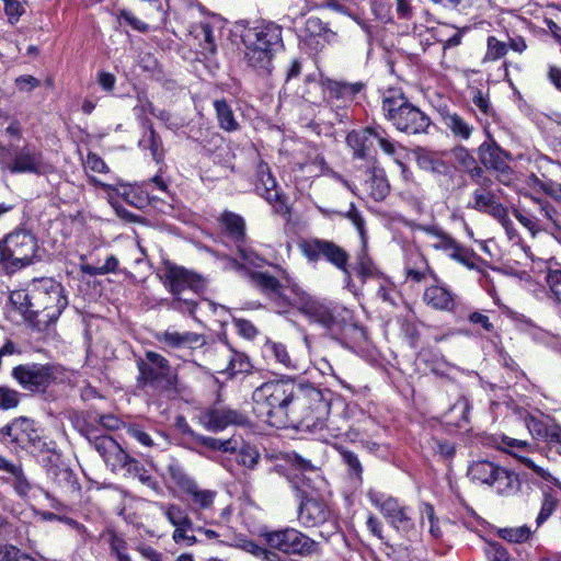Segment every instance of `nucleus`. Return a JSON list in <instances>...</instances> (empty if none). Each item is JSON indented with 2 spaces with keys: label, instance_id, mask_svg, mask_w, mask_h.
<instances>
[{
  "label": "nucleus",
  "instance_id": "obj_1",
  "mask_svg": "<svg viewBox=\"0 0 561 561\" xmlns=\"http://www.w3.org/2000/svg\"><path fill=\"white\" fill-rule=\"evenodd\" d=\"M296 382L291 378L270 380L252 393L253 411L265 423L282 428L288 426L289 405Z\"/></svg>",
  "mask_w": 561,
  "mask_h": 561
},
{
  "label": "nucleus",
  "instance_id": "obj_2",
  "mask_svg": "<svg viewBox=\"0 0 561 561\" xmlns=\"http://www.w3.org/2000/svg\"><path fill=\"white\" fill-rule=\"evenodd\" d=\"M293 392L288 425L297 424L309 432L321 430L330 413V400L324 392L310 383L304 382H296Z\"/></svg>",
  "mask_w": 561,
  "mask_h": 561
},
{
  "label": "nucleus",
  "instance_id": "obj_3",
  "mask_svg": "<svg viewBox=\"0 0 561 561\" xmlns=\"http://www.w3.org/2000/svg\"><path fill=\"white\" fill-rule=\"evenodd\" d=\"M381 112L398 131L420 135L427 131L431 118L414 105L400 88H388L381 95Z\"/></svg>",
  "mask_w": 561,
  "mask_h": 561
},
{
  "label": "nucleus",
  "instance_id": "obj_4",
  "mask_svg": "<svg viewBox=\"0 0 561 561\" xmlns=\"http://www.w3.org/2000/svg\"><path fill=\"white\" fill-rule=\"evenodd\" d=\"M295 305L310 321L320 324L332 335H337L351 324L352 311L340 305L320 300L309 295L297 283H290Z\"/></svg>",
  "mask_w": 561,
  "mask_h": 561
},
{
  "label": "nucleus",
  "instance_id": "obj_5",
  "mask_svg": "<svg viewBox=\"0 0 561 561\" xmlns=\"http://www.w3.org/2000/svg\"><path fill=\"white\" fill-rule=\"evenodd\" d=\"M42 261L36 237L28 230L15 229L0 240V271L12 275Z\"/></svg>",
  "mask_w": 561,
  "mask_h": 561
},
{
  "label": "nucleus",
  "instance_id": "obj_6",
  "mask_svg": "<svg viewBox=\"0 0 561 561\" xmlns=\"http://www.w3.org/2000/svg\"><path fill=\"white\" fill-rule=\"evenodd\" d=\"M164 279L173 295L170 308L193 316L197 306L194 296L205 287L202 277L184 267L169 264L164 268Z\"/></svg>",
  "mask_w": 561,
  "mask_h": 561
},
{
  "label": "nucleus",
  "instance_id": "obj_7",
  "mask_svg": "<svg viewBox=\"0 0 561 561\" xmlns=\"http://www.w3.org/2000/svg\"><path fill=\"white\" fill-rule=\"evenodd\" d=\"M33 304L36 310L35 321L39 327L55 322L67 307L68 300L60 283L44 277L33 284Z\"/></svg>",
  "mask_w": 561,
  "mask_h": 561
},
{
  "label": "nucleus",
  "instance_id": "obj_8",
  "mask_svg": "<svg viewBox=\"0 0 561 561\" xmlns=\"http://www.w3.org/2000/svg\"><path fill=\"white\" fill-rule=\"evenodd\" d=\"M367 497L398 534L410 541L417 538L419 533L411 516L412 510L409 506L402 505L397 499L375 490H369Z\"/></svg>",
  "mask_w": 561,
  "mask_h": 561
},
{
  "label": "nucleus",
  "instance_id": "obj_9",
  "mask_svg": "<svg viewBox=\"0 0 561 561\" xmlns=\"http://www.w3.org/2000/svg\"><path fill=\"white\" fill-rule=\"evenodd\" d=\"M468 477L471 481L488 485L500 495H512L519 489L518 477L492 461L478 460L468 468Z\"/></svg>",
  "mask_w": 561,
  "mask_h": 561
},
{
  "label": "nucleus",
  "instance_id": "obj_10",
  "mask_svg": "<svg viewBox=\"0 0 561 561\" xmlns=\"http://www.w3.org/2000/svg\"><path fill=\"white\" fill-rule=\"evenodd\" d=\"M265 545L285 554L310 556L317 549V542L296 528L286 527L261 533Z\"/></svg>",
  "mask_w": 561,
  "mask_h": 561
},
{
  "label": "nucleus",
  "instance_id": "obj_11",
  "mask_svg": "<svg viewBox=\"0 0 561 561\" xmlns=\"http://www.w3.org/2000/svg\"><path fill=\"white\" fill-rule=\"evenodd\" d=\"M60 375V369L51 364L30 363L13 367L12 378L31 392H45Z\"/></svg>",
  "mask_w": 561,
  "mask_h": 561
},
{
  "label": "nucleus",
  "instance_id": "obj_12",
  "mask_svg": "<svg viewBox=\"0 0 561 561\" xmlns=\"http://www.w3.org/2000/svg\"><path fill=\"white\" fill-rule=\"evenodd\" d=\"M1 433L12 443L21 448L32 453H50L55 450V443H47L41 434V430L35 426L34 421L27 417H18L5 425Z\"/></svg>",
  "mask_w": 561,
  "mask_h": 561
},
{
  "label": "nucleus",
  "instance_id": "obj_13",
  "mask_svg": "<svg viewBox=\"0 0 561 561\" xmlns=\"http://www.w3.org/2000/svg\"><path fill=\"white\" fill-rule=\"evenodd\" d=\"M282 280L263 272H251L252 284L261 290L271 301L278 307L295 305V294L291 293L290 283L294 278L283 268H279Z\"/></svg>",
  "mask_w": 561,
  "mask_h": 561
},
{
  "label": "nucleus",
  "instance_id": "obj_14",
  "mask_svg": "<svg viewBox=\"0 0 561 561\" xmlns=\"http://www.w3.org/2000/svg\"><path fill=\"white\" fill-rule=\"evenodd\" d=\"M376 140L381 150L391 157H396L398 144L393 141L381 126L365 127L353 130L346 136V144L353 150L354 158L364 159Z\"/></svg>",
  "mask_w": 561,
  "mask_h": 561
},
{
  "label": "nucleus",
  "instance_id": "obj_15",
  "mask_svg": "<svg viewBox=\"0 0 561 561\" xmlns=\"http://www.w3.org/2000/svg\"><path fill=\"white\" fill-rule=\"evenodd\" d=\"M299 249L310 262H317L320 259H324L337 270L348 273L347 266L350 256L342 247L333 241L320 238H310L301 241L299 243Z\"/></svg>",
  "mask_w": 561,
  "mask_h": 561
},
{
  "label": "nucleus",
  "instance_id": "obj_16",
  "mask_svg": "<svg viewBox=\"0 0 561 561\" xmlns=\"http://www.w3.org/2000/svg\"><path fill=\"white\" fill-rule=\"evenodd\" d=\"M8 168L12 173L35 175H48L55 171L54 164L44 157L41 148L31 142L15 149Z\"/></svg>",
  "mask_w": 561,
  "mask_h": 561
},
{
  "label": "nucleus",
  "instance_id": "obj_17",
  "mask_svg": "<svg viewBox=\"0 0 561 561\" xmlns=\"http://www.w3.org/2000/svg\"><path fill=\"white\" fill-rule=\"evenodd\" d=\"M430 238V245L436 251L445 252L451 260L472 270L474 268V252L462 247L450 234L436 226L421 228Z\"/></svg>",
  "mask_w": 561,
  "mask_h": 561
},
{
  "label": "nucleus",
  "instance_id": "obj_18",
  "mask_svg": "<svg viewBox=\"0 0 561 561\" xmlns=\"http://www.w3.org/2000/svg\"><path fill=\"white\" fill-rule=\"evenodd\" d=\"M481 163L496 173V179L504 185H511L515 180V173L508 161L512 154L502 149L494 140L483 142L478 149Z\"/></svg>",
  "mask_w": 561,
  "mask_h": 561
},
{
  "label": "nucleus",
  "instance_id": "obj_19",
  "mask_svg": "<svg viewBox=\"0 0 561 561\" xmlns=\"http://www.w3.org/2000/svg\"><path fill=\"white\" fill-rule=\"evenodd\" d=\"M319 84L324 101L332 107H346L365 88L363 82L350 83L330 78H321Z\"/></svg>",
  "mask_w": 561,
  "mask_h": 561
},
{
  "label": "nucleus",
  "instance_id": "obj_20",
  "mask_svg": "<svg viewBox=\"0 0 561 561\" xmlns=\"http://www.w3.org/2000/svg\"><path fill=\"white\" fill-rule=\"evenodd\" d=\"M298 518L300 524L307 528L328 524L331 534L337 530V525L329 506L323 501L314 497H306L301 501Z\"/></svg>",
  "mask_w": 561,
  "mask_h": 561
},
{
  "label": "nucleus",
  "instance_id": "obj_21",
  "mask_svg": "<svg viewBox=\"0 0 561 561\" xmlns=\"http://www.w3.org/2000/svg\"><path fill=\"white\" fill-rule=\"evenodd\" d=\"M241 39L243 46L262 47L275 51L282 46V30L274 23H256L244 28Z\"/></svg>",
  "mask_w": 561,
  "mask_h": 561
},
{
  "label": "nucleus",
  "instance_id": "obj_22",
  "mask_svg": "<svg viewBox=\"0 0 561 561\" xmlns=\"http://www.w3.org/2000/svg\"><path fill=\"white\" fill-rule=\"evenodd\" d=\"M256 178L255 190L257 194L271 204L276 213H283L286 208L285 198L267 163L260 162L257 164Z\"/></svg>",
  "mask_w": 561,
  "mask_h": 561
},
{
  "label": "nucleus",
  "instance_id": "obj_23",
  "mask_svg": "<svg viewBox=\"0 0 561 561\" xmlns=\"http://www.w3.org/2000/svg\"><path fill=\"white\" fill-rule=\"evenodd\" d=\"M201 424L210 432H221L229 425H243L247 416L228 408H213L202 413Z\"/></svg>",
  "mask_w": 561,
  "mask_h": 561
},
{
  "label": "nucleus",
  "instance_id": "obj_24",
  "mask_svg": "<svg viewBox=\"0 0 561 561\" xmlns=\"http://www.w3.org/2000/svg\"><path fill=\"white\" fill-rule=\"evenodd\" d=\"M156 339L164 347L172 350H195L206 344V337L203 334L191 331L179 332L171 329L158 333Z\"/></svg>",
  "mask_w": 561,
  "mask_h": 561
},
{
  "label": "nucleus",
  "instance_id": "obj_25",
  "mask_svg": "<svg viewBox=\"0 0 561 561\" xmlns=\"http://www.w3.org/2000/svg\"><path fill=\"white\" fill-rule=\"evenodd\" d=\"M139 380L145 383H154L169 374L170 365L165 357L159 353L148 351L146 362L138 363Z\"/></svg>",
  "mask_w": 561,
  "mask_h": 561
},
{
  "label": "nucleus",
  "instance_id": "obj_26",
  "mask_svg": "<svg viewBox=\"0 0 561 561\" xmlns=\"http://www.w3.org/2000/svg\"><path fill=\"white\" fill-rule=\"evenodd\" d=\"M423 301L432 309L439 311H454L456 296L443 284L435 282L434 285L425 288Z\"/></svg>",
  "mask_w": 561,
  "mask_h": 561
},
{
  "label": "nucleus",
  "instance_id": "obj_27",
  "mask_svg": "<svg viewBox=\"0 0 561 561\" xmlns=\"http://www.w3.org/2000/svg\"><path fill=\"white\" fill-rule=\"evenodd\" d=\"M416 162L422 170L443 176L453 184L455 178L454 168L443 159L440 153L423 151L419 153Z\"/></svg>",
  "mask_w": 561,
  "mask_h": 561
},
{
  "label": "nucleus",
  "instance_id": "obj_28",
  "mask_svg": "<svg viewBox=\"0 0 561 561\" xmlns=\"http://www.w3.org/2000/svg\"><path fill=\"white\" fill-rule=\"evenodd\" d=\"M274 53L262 47L244 46V60L257 73L267 76L273 70Z\"/></svg>",
  "mask_w": 561,
  "mask_h": 561
},
{
  "label": "nucleus",
  "instance_id": "obj_29",
  "mask_svg": "<svg viewBox=\"0 0 561 561\" xmlns=\"http://www.w3.org/2000/svg\"><path fill=\"white\" fill-rule=\"evenodd\" d=\"M184 494L188 496L192 511L197 514L211 510L217 496L216 491L203 489L197 482L193 483Z\"/></svg>",
  "mask_w": 561,
  "mask_h": 561
},
{
  "label": "nucleus",
  "instance_id": "obj_30",
  "mask_svg": "<svg viewBox=\"0 0 561 561\" xmlns=\"http://www.w3.org/2000/svg\"><path fill=\"white\" fill-rule=\"evenodd\" d=\"M220 27L221 22L216 16L208 18L199 23L196 37L202 41V47L205 54L214 55L216 53V31H219Z\"/></svg>",
  "mask_w": 561,
  "mask_h": 561
},
{
  "label": "nucleus",
  "instance_id": "obj_31",
  "mask_svg": "<svg viewBox=\"0 0 561 561\" xmlns=\"http://www.w3.org/2000/svg\"><path fill=\"white\" fill-rule=\"evenodd\" d=\"M470 207L477 211L488 214L493 218L499 217L500 213L506 208L497 201L493 191H473Z\"/></svg>",
  "mask_w": 561,
  "mask_h": 561
},
{
  "label": "nucleus",
  "instance_id": "obj_32",
  "mask_svg": "<svg viewBox=\"0 0 561 561\" xmlns=\"http://www.w3.org/2000/svg\"><path fill=\"white\" fill-rule=\"evenodd\" d=\"M442 119L445 127L457 139L468 140L474 130L473 125L457 113L446 112Z\"/></svg>",
  "mask_w": 561,
  "mask_h": 561
},
{
  "label": "nucleus",
  "instance_id": "obj_33",
  "mask_svg": "<svg viewBox=\"0 0 561 561\" xmlns=\"http://www.w3.org/2000/svg\"><path fill=\"white\" fill-rule=\"evenodd\" d=\"M263 352L266 357L274 359L275 363L279 364L284 368L289 370L298 369L297 364L291 359L285 344L267 340L263 346Z\"/></svg>",
  "mask_w": 561,
  "mask_h": 561
},
{
  "label": "nucleus",
  "instance_id": "obj_34",
  "mask_svg": "<svg viewBox=\"0 0 561 561\" xmlns=\"http://www.w3.org/2000/svg\"><path fill=\"white\" fill-rule=\"evenodd\" d=\"M156 506L162 512L164 517L173 527H188L192 528L193 520L188 516L186 510L175 503H161L157 502Z\"/></svg>",
  "mask_w": 561,
  "mask_h": 561
},
{
  "label": "nucleus",
  "instance_id": "obj_35",
  "mask_svg": "<svg viewBox=\"0 0 561 561\" xmlns=\"http://www.w3.org/2000/svg\"><path fill=\"white\" fill-rule=\"evenodd\" d=\"M220 220L227 234L236 244L245 241V221L241 216L231 211H225Z\"/></svg>",
  "mask_w": 561,
  "mask_h": 561
},
{
  "label": "nucleus",
  "instance_id": "obj_36",
  "mask_svg": "<svg viewBox=\"0 0 561 561\" xmlns=\"http://www.w3.org/2000/svg\"><path fill=\"white\" fill-rule=\"evenodd\" d=\"M11 304L27 320L35 321V306L33 304V287L27 290H14L10 294Z\"/></svg>",
  "mask_w": 561,
  "mask_h": 561
},
{
  "label": "nucleus",
  "instance_id": "obj_37",
  "mask_svg": "<svg viewBox=\"0 0 561 561\" xmlns=\"http://www.w3.org/2000/svg\"><path fill=\"white\" fill-rule=\"evenodd\" d=\"M145 126H147V133L139 140V147L144 150H149L152 159L156 162H161L163 160V148L160 136L156 133L152 125L149 121H145Z\"/></svg>",
  "mask_w": 561,
  "mask_h": 561
},
{
  "label": "nucleus",
  "instance_id": "obj_38",
  "mask_svg": "<svg viewBox=\"0 0 561 561\" xmlns=\"http://www.w3.org/2000/svg\"><path fill=\"white\" fill-rule=\"evenodd\" d=\"M214 108L216 111L218 125L221 129L228 133H232L237 131L240 128V125L234 116V113L226 100L214 101Z\"/></svg>",
  "mask_w": 561,
  "mask_h": 561
},
{
  "label": "nucleus",
  "instance_id": "obj_39",
  "mask_svg": "<svg viewBox=\"0 0 561 561\" xmlns=\"http://www.w3.org/2000/svg\"><path fill=\"white\" fill-rule=\"evenodd\" d=\"M336 449L344 465L347 467V474L351 481L355 485H362L364 469L358 456L343 446H339Z\"/></svg>",
  "mask_w": 561,
  "mask_h": 561
},
{
  "label": "nucleus",
  "instance_id": "obj_40",
  "mask_svg": "<svg viewBox=\"0 0 561 561\" xmlns=\"http://www.w3.org/2000/svg\"><path fill=\"white\" fill-rule=\"evenodd\" d=\"M451 157L456 165L466 172L469 178L479 175L480 165L467 148L462 146L455 147L451 150Z\"/></svg>",
  "mask_w": 561,
  "mask_h": 561
},
{
  "label": "nucleus",
  "instance_id": "obj_41",
  "mask_svg": "<svg viewBox=\"0 0 561 561\" xmlns=\"http://www.w3.org/2000/svg\"><path fill=\"white\" fill-rule=\"evenodd\" d=\"M367 188L370 197L376 202L383 201L388 196L390 185L382 170L373 171L367 181Z\"/></svg>",
  "mask_w": 561,
  "mask_h": 561
},
{
  "label": "nucleus",
  "instance_id": "obj_42",
  "mask_svg": "<svg viewBox=\"0 0 561 561\" xmlns=\"http://www.w3.org/2000/svg\"><path fill=\"white\" fill-rule=\"evenodd\" d=\"M540 213L547 222L541 227L542 230L549 231L551 234H561V215L549 202L539 201Z\"/></svg>",
  "mask_w": 561,
  "mask_h": 561
},
{
  "label": "nucleus",
  "instance_id": "obj_43",
  "mask_svg": "<svg viewBox=\"0 0 561 561\" xmlns=\"http://www.w3.org/2000/svg\"><path fill=\"white\" fill-rule=\"evenodd\" d=\"M227 360L228 365L222 371H226L230 376L248 373L251 369L250 360L243 353L227 350Z\"/></svg>",
  "mask_w": 561,
  "mask_h": 561
},
{
  "label": "nucleus",
  "instance_id": "obj_44",
  "mask_svg": "<svg viewBox=\"0 0 561 561\" xmlns=\"http://www.w3.org/2000/svg\"><path fill=\"white\" fill-rule=\"evenodd\" d=\"M234 453H238L237 461L239 465L250 470L256 467L260 453L254 446L244 443L242 439H238V449Z\"/></svg>",
  "mask_w": 561,
  "mask_h": 561
},
{
  "label": "nucleus",
  "instance_id": "obj_45",
  "mask_svg": "<svg viewBox=\"0 0 561 561\" xmlns=\"http://www.w3.org/2000/svg\"><path fill=\"white\" fill-rule=\"evenodd\" d=\"M167 474L169 479L183 492L185 493L187 489L193 485L196 481L191 478L183 467L176 462L172 461L167 467Z\"/></svg>",
  "mask_w": 561,
  "mask_h": 561
},
{
  "label": "nucleus",
  "instance_id": "obj_46",
  "mask_svg": "<svg viewBox=\"0 0 561 561\" xmlns=\"http://www.w3.org/2000/svg\"><path fill=\"white\" fill-rule=\"evenodd\" d=\"M119 261L115 255H110L106 257L105 262L101 266L92 265V264H81L80 270L83 274L89 276H100L110 273H115L118 270Z\"/></svg>",
  "mask_w": 561,
  "mask_h": 561
},
{
  "label": "nucleus",
  "instance_id": "obj_47",
  "mask_svg": "<svg viewBox=\"0 0 561 561\" xmlns=\"http://www.w3.org/2000/svg\"><path fill=\"white\" fill-rule=\"evenodd\" d=\"M515 457L519 459L522 463H524L527 468H529L538 478L541 480L549 482L561 490V481L553 477L549 470L545 469L543 467L537 465L530 457L528 456H522L518 454H514Z\"/></svg>",
  "mask_w": 561,
  "mask_h": 561
},
{
  "label": "nucleus",
  "instance_id": "obj_48",
  "mask_svg": "<svg viewBox=\"0 0 561 561\" xmlns=\"http://www.w3.org/2000/svg\"><path fill=\"white\" fill-rule=\"evenodd\" d=\"M88 440L91 446L100 454V456L105 461L110 456L111 451L116 450V445L118 444L113 437L108 435H96V436H88Z\"/></svg>",
  "mask_w": 561,
  "mask_h": 561
},
{
  "label": "nucleus",
  "instance_id": "obj_49",
  "mask_svg": "<svg viewBox=\"0 0 561 561\" xmlns=\"http://www.w3.org/2000/svg\"><path fill=\"white\" fill-rule=\"evenodd\" d=\"M199 442L202 445L213 450L234 453L238 449V439L236 437L222 440L214 437L202 436L199 437Z\"/></svg>",
  "mask_w": 561,
  "mask_h": 561
},
{
  "label": "nucleus",
  "instance_id": "obj_50",
  "mask_svg": "<svg viewBox=\"0 0 561 561\" xmlns=\"http://www.w3.org/2000/svg\"><path fill=\"white\" fill-rule=\"evenodd\" d=\"M126 473L130 477L137 478L141 483L150 485L153 480L146 468L135 458L128 457L124 468Z\"/></svg>",
  "mask_w": 561,
  "mask_h": 561
},
{
  "label": "nucleus",
  "instance_id": "obj_51",
  "mask_svg": "<svg viewBox=\"0 0 561 561\" xmlns=\"http://www.w3.org/2000/svg\"><path fill=\"white\" fill-rule=\"evenodd\" d=\"M53 482L60 489H73L76 477L68 468H55L49 471Z\"/></svg>",
  "mask_w": 561,
  "mask_h": 561
},
{
  "label": "nucleus",
  "instance_id": "obj_52",
  "mask_svg": "<svg viewBox=\"0 0 561 561\" xmlns=\"http://www.w3.org/2000/svg\"><path fill=\"white\" fill-rule=\"evenodd\" d=\"M557 506V497L551 492L545 491L540 512L536 518V524L538 527L541 526L551 516Z\"/></svg>",
  "mask_w": 561,
  "mask_h": 561
},
{
  "label": "nucleus",
  "instance_id": "obj_53",
  "mask_svg": "<svg viewBox=\"0 0 561 561\" xmlns=\"http://www.w3.org/2000/svg\"><path fill=\"white\" fill-rule=\"evenodd\" d=\"M500 537L510 542L520 543L526 541L530 535L531 530L527 526L512 527V528H503L499 531Z\"/></svg>",
  "mask_w": 561,
  "mask_h": 561
},
{
  "label": "nucleus",
  "instance_id": "obj_54",
  "mask_svg": "<svg viewBox=\"0 0 561 561\" xmlns=\"http://www.w3.org/2000/svg\"><path fill=\"white\" fill-rule=\"evenodd\" d=\"M22 393L8 386H0V410H10L19 405Z\"/></svg>",
  "mask_w": 561,
  "mask_h": 561
},
{
  "label": "nucleus",
  "instance_id": "obj_55",
  "mask_svg": "<svg viewBox=\"0 0 561 561\" xmlns=\"http://www.w3.org/2000/svg\"><path fill=\"white\" fill-rule=\"evenodd\" d=\"M344 217L347 218L355 226V228L360 237V240L365 247L366 240H367V233H366V228H365L366 222H365L363 215L355 206V204L352 203L350 205V209L344 214Z\"/></svg>",
  "mask_w": 561,
  "mask_h": 561
},
{
  "label": "nucleus",
  "instance_id": "obj_56",
  "mask_svg": "<svg viewBox=\"0 0 561 561\" xmlns=\"http://www.w3.org/2000/svg\"><path fill=\"white\" fill-rule=\"evenodd\" d=\"M507 53V45L494 36L488 37V49L484 56L485 61H495Z\"/></svg>",
  "mask_w": 561,
  "mask_h": 561
},
{
  "label": "nucleus",
  "instance_id": "obj_57",
  "mask_svg": "<svg viewBox=\"0 0 561 561\" xmlns=\"http://www.w3.org/2000/svg\"><path fill=\"white\" fill-rule=\"evenodd\" d=\"M238 253L243 261V265L248 264L254 267H261L264 259L255 253L251 248L245 244V241L237 244Z\"/></svg>",
  "mask_w": 561,
  "mask_h": 561
},
{
  "label": "nucleus",
  "instance_id": "obj_58",
  "mask_svg": "<svg viewBox=\"0 0 561 561\" xmlns=\"http://www.w3.org/2000/svg\"><path fill=\"white\" fill-rule=\"evenodd\" d=\"M421 513L426 516L430 523V534L435 539H440L443 537V531L439 526V520L435 515L434 507L430 503H423Z\"/></svg>",
  "mask_w": 561,
  "mask_h": 561
},
{
  "label": "nucleus",
  "instance_id": "obj_59",
  "mask_svg": "<svg viewBox=\"0 0 561 561\" xmlns=\"http://www.w3.org/2000/svg\"><path fill=\"white\" fill-rule=\"evenodd\" d=\"M128 457L129 455L121 447L119 444H117L116 450L110 453V456L106 458L105 463L111 468L113 472H116L124 468V465H126Z\"/></svg>",
  "mask_w": 561,
  "mask_h": 561
},
{
  "label": "nucleus",
  "instance_id": "obj_60",
  "mask_svg": "<svg viewBox=\"0 0 561 561\" xmlns=\"http://www.w3.org/2000/svg\"><path fill=\"white\" fill-rule=\"evenodd\" d=\"M11 476L13 478L12 485H13L15 492L21 497H26L28 495V493L31 492V490L33 489V485L27 481L22 468L19 467V472H14Z\"/></svg>",
  "mask_w": 561,
  "mask_h": 561
},
{
  "label": "nucleus",
  "instance_id": "obj_61",
  "mask_svg": "<svg viewBox=\"0 0 561 561\" xmlns=\"http://www.w3.org/2000/svg\"><path fill=\"white\" fill-rule=\"evenodd\" d=\"M142 5L148 19L157 20L159 22L164 21L165 13L162 10V5L159 0H142Z\"/></svg>",
  "mask_w": 561,
  "mask_h": 561
},
{
  "label": "nucleus",
  "instance_id": "obj_62",
  "mask_svg": "<svg viewBox=\"0 0 561 561\" xmlns=\"http://www.w3.org/2000/svg\"><path fill=\"white\" fill-rule=\"evenodd\" d=\"M24 12V7L19 0L9 1V3H5L4 13L8 18V22L11 25L16 24Z\"/></svg>",
  "mask_w": 561,
  "mask_h": 561
},
{
  "label": "nucleus",
  "instance_id": "obj_63",
  "mask_svg": "<svg viewBox=\"0 0 561 561\" xmlns=\"http://www.w3.org/2000/svg\"><path fill=\"white\" fill-rule=\"evenodd\" d=\"M111 551L116 554L118 561H131L130 557L125 553L126 541L113 534L110 540Z\"/></svg>",
  "mask_w": 561,
  "mask_h": 561
},
{
  "label": "nucleus",
  "instance_id": "obj_64",
  "mask_svg": "<svg viewBox=\"0 0 561 561\" xmlns=\"http://www.w3.org/2000/svg\"><path fill=\"white\" fill-rule=\"evenodd\" d=\"M485 552L490 561H508L507 551L499 542L488 543Z\"/></svg>",
  "mask_w": 561,
  "mask_h": 561
}]
</instances>
